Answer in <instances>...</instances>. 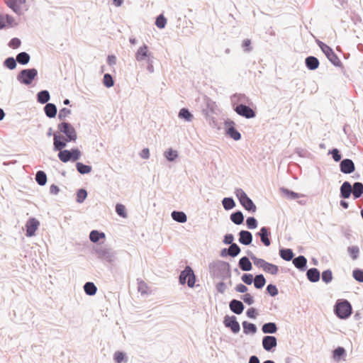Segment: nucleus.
<instances>
[{"label": "nucleus", "mask_w": 363, "mask_h": 363, "mask_svg": "<svg viewBox=\"0 0 363 363\" xmlns=\"http://www.w3.org/2000/svg\"><path fill=\"white\" fill-rule=\"evenodd\" d=\"M58 132L53 134V145L55 150L65 148L67 143H75L77 133L74 126L67 122H62L57 125Z\"/></svg>", "instance_id": "1"}, {"label": "nucleus", "mask_w": 363, "mask_h": 363, "mask_svg": "<svg viewBox=\"0 0 363 363\" xmlns=\"http://www.w3.org/2000/svg\"><path fill=\"white\" fill-rule=\"evenodd\" d=\"M92 253L102 262L113 263L116 259V252L104 245H97L92 251Z\"/></svg>", "instance_id": "2"}, {"label": "nucleus", "mask_w": 363, "mask_h": 363, "mask_svg": "<svg viewBox=\"0 0 363 363\" xmlns=\"http://www.w3.org/2000/svg\"><path fill=\"white\" fill-rule=\"evenodd\" d=\"M235 194L238 199L240 204L245 208V210L251 212L256 211V206L250 198L247 196L246 193L240 188L236 189Z\"/></svg>", "instance_id": "3"}, {"label": "nucleus", "mask_w": 363, "mask_h": 363, "mask_svg": "<svg viewBox=\"0 0 363 363\" xmlns=\"http://www.w3.org/2000/svg\"><path fill=\"white\" fill-rule=\"evenodd\" d=\"M38 75V71L35 68L26 69L20 72L17 76V79L21 83L26 85L30 84L33 80Z\"/></svg>", "instance_id": "4"}, {"label": "nucleus", "mask_w": 363, "mask_h": 363, "mask_svg": "<svg viewBox=\"0 0 363 363\" xmlns=\"http://www.w3.org/2000/svg\"><path fill=\"white\" fill-rule=\"evenodd\" d=\"M336 315L342 318L345 319L348 318L352 313V306L349 301L344 300L342 301L337 303L335 309Z\"/></svg>", "instance_id": "5"}, {"label": "nucleus", "mask_w": 363, "mask_h": 363, "mask_svg": "<svg viewBox=\"0 0 363 363\" xmlns=\"http://www.w3.org/2000/svg\"><path fill=\"white\" fill-rule=\"evenodd\" d=\"M317 43L320 48L321 49V50L325 55L327 58L331 62L333 65H334L336 67H339L341 65V61L328 45H327L326 44L323 43L320 40H318Z\"/></svg>", "instance_id": "6"}, {"label": "nucleus", "mask_w": 363, "mask_h": 363, "mask_svg": "<svg viewBox=\"0 0 363 363\" xmlns=\"http://www.w3.org/2000/svg\"><path fill=\"white\" fill-rule=\"evenodd\" d=\"M135 58L136 61L139 62L143 61L148 62L153 58V56L150 52L148 46L146 44H143L137 50L135 54Z\"/></svg>", "instance_id": "7"}, {"label": "nucleus", "mask_w": 363, "mask_h": 363, "mask_svg": "<svg viewBox=\"0 0 363 363\" xmlns=\"http://www.w3.org/2000/svg\"><path fill=\"white\" fill-rule=\"evenodd\" d=\"M203 101L205 108H203V113L207 118L211 114L217 113L218 108L216 103L208 96H204Z\"/></svg>", "instance_id": "8"}, {"label": "nucleus", "mask_w": 363, "mask_h": 363, "mask_svg": "<svg viewBox=\"0 0 363 363\" xmlns=\"http://www.w3.org/2000/svg\"><path fill=\"white\" fill-rule=\"evenodd\" d=\"M223 323L225 327L230 328L231 331L235 334L238 333L240 330V324L237 321L236 317L234 315L225 316Z\"/></svg>", "instance_id": "9"}, {"label": "nucleus", "mask_w": 363, "mask_h": 363, "mask_svg": "<svg viewBox=\"0 0 363 363\" xmlns=\"http://www.w3.org/2000/svg\"><path fill=\"white\" fill-rule=\"evenodd\" d=\"M234 110L238 115L246 118H252L255 116V111L250 107L244 104L238 105Z\"/></svg>", "instance_id": "10"}, {"label": "nucleus", "mask_w": 363, "mask_h": 363, "mask_svg": "<svg viewBox=\"0 0 363 363\" xmlns=\"http://www.w3.org/2000/svg\"><path fill=\"white\" fill-rule=\"evenodd\" d=\"M340 169L343 174H351L355 170L354 163L350 159H344L340 161Z\"/></svg>", "instance_id": "11"}, {"label": "nucleus", "mask_w": 363, "mask_h": 363, "mask_svg": "<svg viewBox=\"0 0 363 363\" xmlns=\"http://www.w3.org/2000/svg\"><path fill=\"white\" fill-rule=\"evenodd\" d=\"M262 347L267 351L271 352L277 345V340L274 336L267 335L262 338Z\"/></svg>", "instance_id": "12"}, {"label": "nucleus", "mask_w": 363, "mask_h": 363, "mask_svg": "<svg viewBox=\"0 0 363 363\" xmlns=\"http://www.w3.org/2000/svg\"><path fill=\"white\" fill-rule=\"evenodd\" d=\"M39 225L40 223L37 219L34 218L28 219L26 224V236L32 237L35 235V231L38 228Z\"/></svg>", "instance_id": "13"}, {"label": "nucleus", "mask_w": 363, "mask_h": 363, "mask_svg": "<svg viewBox=\"0 0 363 363\" xmlns=\"http://www.w3.org/2000/svg\"><path fill=\"white\" fill-rule=\"evenodd\" d=\"M229 308L232 312L240 315L243 312L245 306L241 301L233 299L229 303Z\"/></svg>", "instance_id": "14"}, {"label": "nucleus", "mask_w": 363, "mask_h": 363, "mask_svg": "<svg viewBox=\"0 0 363 363\" xmlns=\"http://www.w3.org/2000/svg\"><path fill=\"white\" fill-rule=\"evenodd\" d=\"M257 235L260 237L261 242L265 246H269L271 244L269 236L270 235V232L267 227H262L259 230V231L257 233Z\"/></svg>", "instance_id": "15"}, {"label": "nucleus", "mask_w": 363, "mask_h": 363, "mask_svg": "<svg viewBox=\"0 0 363 363\" xmlns=\"http://www.w3.org/2000/svg\"><path fill=\"white\" fill-rule=\"evenodd\" d=\"M340 197L342 199L350 198L352 194V185L349 182H344L340 186Z\"/></svg>", "instance_id": "16"}, {"label": "nucleus", "mask_w": 363, "mask_h": 363, "mask_svg": "<svg viewBox=\"0 0 363 363\" xmlns=\"http://www.w3.org/2000/svg\"><path fill=\"white\" fill-rule=\"evenodd\" d=\"M239 242L245 245H250L252 241V235L250 231L241 230L239 233Z\"/></svg>", "instance_id": "17"}, {"label": "nucleus", "mask_w": 363, "mask_h": 363, "mask_svg": "<svg viewBox=\"0 0 363 363\" xmlns=\"http://www.w3.org/2000/svg\"><path fill=\"white\" fill-rule=\"evenodd\" d=\"M293 264L298 269L303 272L306 269L307 259L304 256L300 255L293 259Z\"/></svg>", "instance_id": "18"}, {"label": "nucleus", "mask_w": 363, "mask_h": 363, "mask_svg": "<svg viewBox=\"0 0 363 363\" xmlns=\"http://www.w3.org/2000/svg\"><path fill=\"white\" fill-rule=\"evenodd\" d=\"M352 194L354 199L361 197L363 194V184L362 182H354L352 186Z\"/></svg>", "instance_id": "19"}, {"label": "nucleus", "mask_w": 363, "mask_h": 363, "mask_svg": "<svg viewBox=\"0 0 363 363\" xmlns=\"http://www.w3.org/2000/svg\"><path fill=\"white\" fill-rule=\"evenodd\" d=\"M306 66L310 70H315L319 66V61L318 58L313 56L307 57L305 60Z\"/></svg>", "instance_id": "20"}, {"label": "nucleus", "mask_w": 363, "mask_h": 363, "mask_svg": "<svg viewBox=\"0 0 363 363\" xmlns=\"http://www.w3.org/2000/svg\"><path fill=\"white\" fill-rule=\"evenodd\" d=\"M308 279L311 282H317L320 279V272L316 268H311L306 272Z\"/></svg>", "instance_id": "21"}, {"label": "nucleus", "mask_w": 363, "mask_h": 363, "mask_svg": "<svg viewBox=\"0 0 363 363\" xmlns=\"http://www.w3.org/2000/svg\"><path fill=\"white\" fill-rule=\"evenodd\" d=\"M172 219L178 223H184L187 220V216L183 211H174L171 213Z\"/></svg>", "instance_id": "22"}, {"label": "nucleus", "mask_w": 363, "mask_h": 363, "mask_svg": "<svg viewBox=\"0 0 363 363\" xmlns=\"http://www.w3.org/2000/svg\"><path fill=\"white\" fill-rule=\"evenodd\" d=\"M6 5L13 10L14 13L20 15L21 13V9L18 0H5Z\"/></svg>", "instance_id": "23"}, {"label": "nucleus", "mask_w": 363, "mask_h": 363, "mask_svg": "<svg viewBox=\"0 0 363 363\" xmlns=\"http://www.w3.org/2000/svg\"><path fill=\"white\" fill-rule=\"evenodd\" d=\"M44 111L48 118H52L55 117L57 110L56 106L54 104L49 103L45 106Z\"/></svg>", "instance_id": "24"}, {"label": "nucleus", "mask_w": 363, "mask_h": 363, "mask_svg": "<svg viewBox=\"0 0 363 363\" xmlns=\"http://www.w3.org/2000/svg\"><path fill=\"white\" fill-rule=\"evenodd\" d=\"M242 325L243 328V333L245 335H254L257 333V327L254 323H248L247 321H243Z\"/></svg>", "instance_id": "25"}, {"label": "nucleus", "mask_w": 363, "mask_h": 363, "mask_svg": "<svg viewBox=\"0 0 363 363\" xmlns=\"http://www.w3.org/2000/svg\"><path fill=\"white\" fill-rule=\"evenodd\" d=\"M262 330L265 334H274L277 331L276 323L269 322L264 323L262 327Z\"/></svg>", "instance_id": "26"}, {"label": "nucleus", "mask_w": 363, "mask_h": 363, "mask_svg": "<svg viewBox=\"0 0 363 363\" xmlns=\"http://www.w3.org/2000/svg\"><path fill=\"white\" fill-rule=\"evenodd\" d=\"M239 267L242 271H250L252 269V263L250 262V259L247 257H243L240 258L238 263Z\"/></svg>", "instance_id": "27"}, {"label": "nucleus", "mask_w": 363, "mask_h": 363, "mask_svg": "<svg viewBox=\"0 0 363 363\" xmlns=\"http://www.w3.org/2000/svg\"><path fill=\"white\" fill-rule=\"evenodd\" d=\"M280 191L282 193V194L288 199L294 200L298 199L301 196V194L296 193L294 191H292L288 189L281 187L280 188Z\"/></svg>", "instance_id": "28"}, {"label": "nucleus", "mask_w": 363, "mask_h": 363, "mask_svg": "<svg viewBox=\"0 0 363 363\" xmlns=\"http://www.w3.org/2000/svg\"><path fill=\"white\" fill-rule=\"evenodd\" d=\"M247 254L250 256V259L252 260L255 266H256L258 268H262V269H264L267 262H266L263 259L257 258L255 255H253L250 252H248Z\"/></svg>", "instance_id": "29"}, {"label": "nucleus", "mask_w": 363, "mask_h": 363, "mask_svg": "<svg viewBox=\"0 0 363 363\" xmlns=\"http://www.w3.org/2000/svg\"><path fill=\"white\" fill-rule=\"evenodd\" d=\"M178 116L187 122H191L194 119V116L187 108H183L179 111Z\"/></svg>", "instance_id": "30"}, {"label": "nucleus", "mask_w": 363, "mask_h": 363, "mask_svg": "<svg viewBox=\"0 0 363 363\" xmlns=\"http://www.w3.org/2000/svg\"><path fill=\"white\" fill-rule=\"evenodd\" d=\"M113 360L116 363H126L128 358L125 353L121 351H116L113 354Z\"/></svg>", "instance_id": "31"}, {"label": "nucleus", "mask_w": 363, "mask_h": 363, "mask_svg": "<svg viewBox=\"0 0 363 363\" xmlns=\"http://www.w3.org/2000/svg\"><path fill=\"white\" fill-rule=\"evenodd\" d=\"M84 290L86 294L89 296H94L96 293L97 288L93 282H86L84 285Z\"/></svg>", "instance_id": "32"}, {"label": "nucleus", "mask_w": 363, "mask_h": 363, "mask_svg": "<svg viewBox=\"0 0 363 363\" xmlns=\"http://www.w3.org/2000/svg\"><path fill=\"white\" fill-rule=\"evenodd\" d=\"M230 220L236 225H240L243 223L244 216L241 211H236L230 215Z\"/></svg>", "instance_id": "33"}, {"label": "nucleus", "mask_w": 363, "mask_h": 363, "mask_svg": "<svg viewBox=\"0 0 363 363\" xmlns=\"http://www.w3.org/2000/svg\"><path fill=\"white\" fill-rule=\"evenodd\" d=\"M279 255L283 259L291 261L294 257V252L291 249H281Z\"/></svg>", "instance_id": "34"}, {"label": "nucleus", "mask_w": 363, "mask_h": 363, "mask_svg": "<svg viewBox=\"0 0 363 363\" xmlns=\"http://www.w3.org/2000/svg\"><path fill=\"white\" fill-rule=\"evenodd\" d=\"M30 55L26 52H21L16 56V61L21 65H26L30 61Z\"/></svg>", "instance_id": "35"}, {"label": "nucleus", "mask_w": 363, "mask_h": 363, "mask_svg": "<svg viewBox=\"0 0 363 363\" xmlns=\"http://www.w3.org/2000/svg\"><path fill=\"white\" fill-rule=\"evenodd\" d=\"M263 270L268 274H270L272 275H276L279 272V267L278 266L267 262L266 265L264 266Z\"/></svg>", "instance_id": "36"}, {"label": "nucleus", "mask_w": 363, "mask_h": 363, "mask_svg": "<svg viewBox=\"0 0 363 363\" xmlns=\"http://www.w3.org/2000/svg\"><path fill=\"white\" fill-rule=\"evenodd\" d=\"M50 93L47 90L38 92L37 99L38 101L42 104L47 103L50 100Z\"/></svg>", "instance_id": "37"}, {"label": "nucleus", "mask_w": 363, "mask_h": 363, "mask_svg": "<svg viewBox=\"0 0 363 363\" xmlns=\"http://www.w3.org/2000/svg\"><path fill=\"white\" fill-rule=\"evenodd\" d=\"M220 270L222 272V279H228L231 276L230 271V265L228 263H223L219 267Z\"/></svg>", "instance_id": "38"}, {"label": "nucleus", "mask_w": 363, "mask_h": 363, "mask_svg": "<svg viewBox=\"0 0 363 363\" xmlns=\"http://www.w3.org/2000/svg\"><path fill=\"white\" fill-rule=\"evenodd\" d=\"M76 167L77 171L82 174H89L92 169L91 166L84 164L82 162H77L76 164Z\"/></svg>", "instance_id": "39"}, {"label": "nucleus", "mask_w": 363, "mask_h": 363, "mask_svg": "<svg viewBox=\"0 0 363 363\" xmlns=\"http://www.w3.org/2000/svg\"><path fill=\"white\" fill-rule=\"evenodd\" d=\"M266 283L265 278L262 274L256 275L254 278V285L257 289H262Z\"/></svg>", "instance_id": "40"}, {"label": "nucleus", "mask_w": 363, "mask_h": 363, "mask_svg": "<svg viewBox=\"0 0 363 363\" xmlns=\"http://www.w3.org/2000/svg\"><path fill=\"white\" fill-rule=\"evenodd\" d=\"M58 157L63 162H67L71 160V152L70 150H59Z\"/></svg>", "instance_id": "41"}, {"label": "nucleus", "mask_w": 363, "mask_h": 363, "mask_svg": "<svg viewBox=\"0 0 363 363\" xmlns=\"http://www.w3.org/2000/svg\"><path fill=\"white\" fill-rule=\"evenodd\" d=\"M35 180L39 185H45L47 182L46 174L43 171H38L35 174Z\"/></svg>", "instance_id": "42"}, {"label": "nucleus", "mask_w": 363, "mask_h": 363, "mask_svg": "<svg viewBox=\"0 0 363 363\" xmlns=\"http://www.w3.org/2000/svg\"><path fill=\"white\" fill-rule=\"evenodd\" d=\"M222 204L223 206V208L228 211L232 208H233L235 206V203L233 198L230 197H225L222 201Z\"/></svg>", "instance_id": "43"}, {"label": "nucleus", "mask_w": 363, "mask_h": 363, "mask_svg": "<svg viewBox=\"0 0 363 363\" xmlns=\"http://www.w3.org/2000/svg\"><path fill=\"white\" fill-rule=\"evenodd\" d=\"M164 155L168 161L172 162L178 157V152L177 150L169 148L164 152Z\"/></svg>", "instance_id": "44"}, {"label": "nucleus", "mask_w": 363, "mask_h": 363, "mask_svg": "<svg viewBox=\"0 0 363 363\" xmlns=\"http://www.w3.org/2000/svg\"><path fill=\"white\" fill-rule=\"evenodd\" d=\"M240 252V247L236 244H232L228 248V255L230 257H235Z\"/></svg>", "instance_id": "45"}, {"label": "nucleus", "mask_w": 363, "mask_h": 363, "mask_svg": "<svg viewBox=\"0 0 363 363\" xmlns=\"http://www.w3.org/2000/svg\"><path fill=\"white\" fill-rule=\"evenodd\" d=\"M105 234L104 233H99L97 230H92L89 234L90 240L93 242H98L100 238H104Z\"/></svg>", "instance_id": "46"}, {"label": "nucleus", "mask_w": 363, "mask_h": 363, "mask_svg": "<svg viewBox=\"0 0 363 363\" xmlns=\"http://www.w3.org/2000/svg\"><path fill=\"white\" fill-rule=\"evenodd\" d=\"M226 133L235 140H239L241 138L240 133L233 127L228 128Z\"/></svg>", "instance_id": "47"}, {"label": "nucleus", "mask_w": 363, "mask_h": 363, "mask_svg": "<svg viewBox=\"0 0 363 363\" xmlns=\"http://www.w3.org/2000/svg\"><path fill=\"white\" fill-rule=\"evenodd\" d=\"M191 267L187 266L185 269L181 272L179 276V282L182 284H184L188 279L189 274H190Z\"/></svg>", "instance_id": "48"}, {"label": "nucleus", "mask_w": 363, "mask_h": 363, "mask_svg": "<svg viewBox=\"0 0 363 363\" xmlns=\"http://www.w3.org/2000/svg\"><path fill=\"white\" fill-rule=\"evenodd\" d=\"M321 278L323 281L329 284L333 280V273L330 269L325 270L322 272Z\"/></svg>", "instance_id": "49"}, {"label": "nucleus", "mask_w": 363, "mask_h": 363, "mask_svg": "<svg viewBox=\"0 0 363 363\" xmlns=\"http://www.w3.org/2000/svg\"><path fill=\"white\" fill-rule=\"evenodd\" d=\"M345 354V350L342 347H339L333 351V357L335 360L339 361L341 359V357L342 356H344Z\"/></svg>", "instance_id": "50"}, {"label": "nucleus", "mask_w": 363, "mask_h": 363, "mask_svg": "<svg viewBox=\"0 0 363 363\" xmlns=\"http://www.w3.org/2000/svg\"><path fill=\"white\" fill-rule=\"evenodd\" d=\"M103 83L107 88H110L113 86L114 82L112 76L110 74H105L104 75Z\"/></svg>", "instance_id": "51"}, {"label": "nucleus", "mask_w": 363, "mask_h": 363, "mask_svg": "<svg viewBox=\"0 0 363 363\" xmlns=\"http://www.w3.org/2000/svg\"><path fill=\"white\" fill-rule=\"evenodd\" d=\"M116 211L118 213V215L122 218H127V216H128L125 207L123 204H121V203L116 204Z\"/></svg>", "instance_id": "52"}, {"label": "nucleus", "mask_w": 363, "mask_h": 363, "mask_svg": "<svg viewBox=\"0 0 363 363\" xmlns=\"http://www.w3.org/2000/svg\"><path fill=\"white\" fill-rule=\"evenodd\" d=\"M167 24V19L162 14L158 16L155 21V25L159 28H164Z\"/></svg>", "instance_id": "53"}, {"label": "nucleus", "mask_w": 363, "mask_h": 363, "mask_svg": "<svg viewBox=\"0 0 363 363\" xmlns=\"http://www.w3.org/2000/svg\"><path fill=\"white\" fill-rule=\"evenodd\" d=\"M347 252L352 258V259L354 260L358 257L359 249L357 246H351L347 248Z\"/></svg>", "instance_id": "54"}, {"label": "nucleus", "mask_w": 363, "mask_h": 363, "mask_svg": "<svg viewBox=\"0 0 363 363\" xmlns=\"http://www.w3.org/2000/svg\"><path fill=\"white\" fill-rule=\"evenodd\" d=\"M4 65L10 69H13L16 67V60L13 57H8L4 62Z\"/></svg>", "instance_id": "55"}, {"label": "nucleus", "mask_w": 363, "mask_h": 363, "mask_svg": "<svg viewBox=\"0 0 363 363\" xmlns=\"http://www.w3.org/2000/svg\"><path fill=\"white\" fill-rule=\"evenodd\" d=\"M87 196V192L85 189H79L77 194V201L79 203L84 202Z\"/></svg>", "instance_id": "56"}, {"label": "nucleus", "mask_w": 363, "mask_h": 363, "mask_svg": "<svg viewBox=\"0 0 363 363\" xmlns=\"http://www.w3.org/2000/svg\"><path fill=\"white\" fill-rule=\"evenodd\" d=\"M71 114V110L67 108H62L60 110L58 113V118L60 120H65Z\"/></svg>", "instance_id": "57"}, {"label": "nucleus", "mask_w": 363, "mask_h": 363, "mask_svg": "<svg viewBox=\"0 0 363 363\" xmlns=\"http://www.w3.org/2000/svg\"><path fill=\"white\" fill-rule=\"evenodd\" d=\"M246 224L249 229H255L257 227V221L254 217L247 218Z\"/></svg>", "instance_id": "58"}, {"label": "nucleus", "mask_w": 363, "mask_h": 363, "mask_svg": "<svg viewBox=\"0 0 363 363\" xmlns=\"http://www.w3.org/2000/svg\"><path fill=\"white\" fill-rule=\"evenodd\" d=\"M328 154L332 155L335 162H340L341 160L342 156L340 153V151L337 148H334L329 151Z\"/></svg>", "instance_id": "59"}, {"label": "nucleus", "mask_w": 363, "mask_h": 363, "mask_svg": "<svg viewBox=\"0 0 363 363\" xmlns=\"http://www.w3.org/2000/svg\"><path fill=\"white\" fill-rule=\"evenodd\" d=\"M241 279L245 284L247 285L252 284L254 281L253 275L251 274H244L241 277Z\"/></svg>", "instance_id": "60"}, {"label": "nucleus", "mask_w": 363, "mask_h": 363, "mask_svg": "<svg viewBox=\"0 0 363 363\" xmlns=\"http://www.w3.org/2000/svg\"><path fill=\"white\" fill-rule=\"evenodd\" d=\"M353 277L354 278L355 280L359 281V282H363V270H361V269H354L353 271Z\"/></svg>", "instance_id": "61"}, {"label": "nucleus", "mask_w": 363, "mask_h": 363, "mask_svg": "<svg viewBox=\"0 0 363 363\" xmlns=\"http://www.w3.org/2000/svg\"><path fill=\"white\" fill-rule=\"evenodd\" d=\"M242 300L248 305H252L255 302L254 298L250 294H245L241 297Z\"/></svg>", "instance_id": "62"}, {"label": "nucleus", "mask_w": 363, "mask_h": 363, "mask_svg": "<svg viewBox=\"0 0 363 363\" xmlns=\"http://www.w3.org/2000/svg\"><path fill=\"white\" fill-rule=\"evenodd\" d=\"M267 291L272 296H275L279 293L277 286L273 284H269L267 287Z\"/></svg>", "instance_id": "63"}, {"label": "nucleus", "mask_w": 363, "mask_h": 363, "mask_svg": "<svg viewBox=\"0 0 363 363\" xmlns=\"http://www.w3.org/2000/svg\"><path fill=\"white\" fill-rule=\"evenodd\" d=\"M70 152L72 161L78 160L81 157V152L78 149H72L70 150Z\"/></svg>", "instance_id": "64"}]
</instances>
